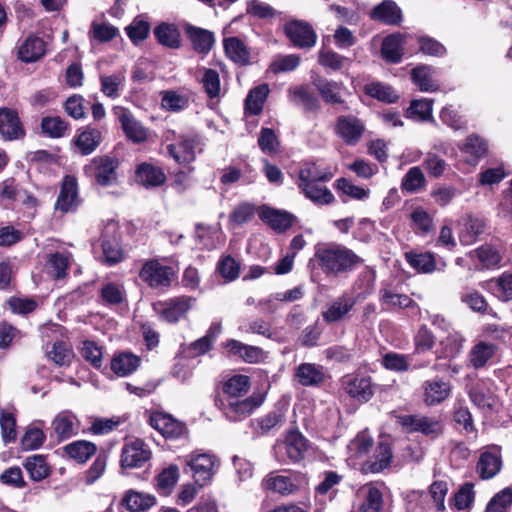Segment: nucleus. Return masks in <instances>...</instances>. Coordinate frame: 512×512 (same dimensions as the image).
<instances>
[{
    "mask_svg": "<svg viewBox=\"0 0 512 512\" xmlns=\"http://www.w3.org/2000/svg\"><path fill=\"white\" fill-rule=\"evenodd\" d=\"M314 258L323 273L334 276L350 272L363 263L354 251L334 242L317 247Z\"/></svg>",
    "mask_w": 512,
    "mask_h": 512,
    "instance_id": "1",
    "label": "nucleus"
},
{
    "mask_svg": "<svg viewBox=\"0 0 512 512\" xmlns=\"http://www.w3.org/2000/svg\"><path fill=\"white\" fill-rule=\"evenodd\" d=\"M118 167L119 160L116 157L102 155L94 157L90 164L85 166V171L94 178L97 184L107 187L117 183Z\"/></svg>",
    "mask_w": 512,
    "mask_h": 512,
    "instance_id": "2",
    "label": "nucleus"
},
{
    "mask_svg": "<svg viewBox=\"0 0 512 512\" xmlns=\"http://www.w3.org/2000/svg\"><path fill=\"white\" fill-rule=\"evenodd\" d=\"M139 277L152 288H167L175 280L176 271L171 266L152 260L143 265Z\"/></svg>",
    "mask_w": 512,
    "mask_h": 512,
    "instance_id": "3",
    "label": "nucleus"
},
{
    "mask_svg": "<svg viewBox=\"0 0 512 512\" xmlns=\"http://www.w3.org/2000/svg\"><path fill=\"white\" fill-rule=\"evenodd\" d=\"M262 403L263 396L253 395L246 398L220 400V408L228 420L237 422L251 415Z\"/></svg>",
    "mask_w": 512,
    "mask_h": 512,
    "instance_id": "4",
    "label": "nucleus"
},
{
    "mask_svg": "<svg viewBox=\"0 0 512 512\" xmlns=\"http://www.w3.org/2000/svg\"><path fill=\"white\" fill-rule=\"evenodd\" d=\"M186 465L193 472L195 482L203 486L215 473L216 459L208 453H193L186 457Z\"/></svg>",
    "mask_w": 512,
    "mask_h": 512,
    "instance_id": "5",
    "label": "nucleus"
},
{
    "mask_svg": "<svg viewBox=\"0 0 512 512\" xmlns=\"http://www.w3.org/2000/svg\"><path fill=\"white\" fill-rule=\"evenodd\" d=\"M336 135L343 140L346 145H356L362 138L365 131L363 122L354 115H341L337 118L335 124Z\"/></svg>",
    "mask_w": 512,
    "mask_h": 512,
    "instance_id": "6",
    "label": "nucleus"
},
{
    "mask_svg": "<svg viewBox=\"0 0 512 512\" xmlns=\"http://www.w3.org/2000/svg\"><path fill=\"white\" fill-rule=\"evenodd\" d=\"M195 300L191 296H180L158 302L154 304V309L164 320L175 323L188 312Z\"/></svg>",
    "mask_w": 512,
    "mask_h": 512,
    "instance_id": "7",
    "label": "nucleus"
},
{
    "mask_svg": "<svg viewBox=\"0 0 512 512\" xmlns=\"http://www.w3.org/2000/svg\"><path fill=\"white\" fill-rule=\"evenodd\" d=\"M259 218L277 233L288 230L295 221V216L285 210L275 209L267 205L257 208Z\"/></svg>",
    "mask_w": 512,
    "mask_h": 512,
    "instance_id": "8",
    "label": "nucleus"
},
{
    "mask_svg": "<svg viewBox=\"0 0 512 512\" xmlns=\"http://www.w3.org/2000/svg\"><path fill=\"white\" fill-rule=\"evenodd\" d=\"M398 422L407 432H421L424 435H438L442 432V423L436 418L421 415L399 416Z\"/></svg>",
    "mask_w": 512,
    "mask_h": 512,
    "instance_id": "9",
    "label": "nucleus"
},
{
    "mask_svg": "<svg viewBox=\"0 0 512 512\" xmlns=\"http://www.w3.org/2000/svg\"><path fill=\"white\" fill-rule=\"evenodd\" d=\"M284 31L290 41L299 48H311L316 43V33L306 22L290 21L285 25Z\"/></svg>",
    "mask_w": 512,
    "mask_h": 512,
    "instance_id": "10",
    "label": "nucleus"
},
{
    "mask_svg": "<svg viewBox=\"0 0 512 512\" xmlns=\"http://www.w3.org/2000/svg\"><path fill=\"white\" fill-rule=\"evenodd\" d=\"M497 344L488 341H478L467 354V366L479 370L485 368L496 356Z\"/></svg>",
    "mask_w": 512,
    "mask_h": 512,
    "instance_id": "11",
    "label": "nucleus"
},
{
    "mask_svg": "<svg viewBox=\"0 0 512 512\" xmlns=\"http://www.w3.org/2000/svg\"><path fill=\"white\" fill-rule=\"evenodd\" d=\"M150 425L166 438H179L185 431V425L172 415L155 412L149 418Z\"/></svg>",
    "mask_w": 512,
    "mask_h": 512,
    "instance_id": "12",
    "label": "nucleus"
},
{
    "mask_svg": "<svg viewBox=\"0 0 512 512\" xmlns=\"http://www.w3.org/2000/svg\"><path fill=\"white\" fill-rule=\"evenodd\" d=\"M356 304V299L350 294L344 293L333 300L325 311L322 312L323 320L332 324L344 320Z\"/></svg>",
    "mask_w": 512,
    "mask_h": 512,
    "instance_id": "13",
    "label": "nucleus"
},
{
    "mask_svg": "<svg viewBox=\"0 0 512 512\" xmlns=\"http://www.w3.org/2000/svg\"><path fill=\"white\" fill-rule=\"evenodd\" d=\"M311 82L327 104H342L344 102L341 95L343 89L341 82L328 80L318 74L311 76Z\"/></svg>",
    "mask_w": 512,
    "mask_h": 512,
    "instance_id": "14",
    "label": "nucleus"
},
{
    "mask_svg": "<svg viewBox=\"0 0 512 512\" xmlns=\"http://www.w3.org/2000/svg\"><path fill=\"white\" fill-rule=\"evenodd\" d=\"M392 460V450L388 443L380 442L372 457L363 460L361 470L364 473H379L389 467Z\"/></svg>",
    "mask_w": 512,
    "mask_h": 512,
    "instance_id": "15",
    "label": "nucleus"
},
{
    "mask_svg": "<svg viewBox=\"0 0 512 512\" xmlns=\"http://www.w3.org/2000/svg\"><path fill=\"white\" fill-rule=\"evenodd\" d=\"M78 203L77 180L73 176H66L63 180L59 196L55 203V210L63 213L72 211Z\"/></svg>",
    "mask_w": 512,
    "mask_h": 512,
    "instance_id": "16",
    "label": "nucleus"
},
{
    "mask_svg": "<svg viewBox=\"0 0 512 512\" xmlns=\"http://www.w3.org/2000/svg\"><path fill=\"white\" fill-rule=\"evenodd\" d=\"M196 139L181 136L177 143L167 145L168 154L179 164H188L196 158Z\"/></svg>",
    "mask_w": 512,
    "mask_h": 512,
    "instance_id": "17",
    "label": "nucleus"
},
{
    "mask_svg": "<svg viewBox=\"0 0 512 512\" xmlns=\"http://www.w3.org/2000/svg\"><path fill=\"white\" fill-rule=\"evenodd\" d=\"M325 182L297 184L300 192L317 206L330 205L335 201L331 190L324 185Z\"/></svg>",
    "mask_w": 512,
    "mask_h": 512,
    "instance_id": "18",
    "label": "nucleus"
},
{
    "mask_svg": "<svg viewBox=\"0 0 512 512\" xmlns=\"http://www.w3.org/2000/svg\"><path fill=\"white\" fill-rule=\"evenodd\" d=\"M0 134L6 140H14L24 135V129L16 111L0 109Z\"/></svg>",
    "mask_w": 512,
    "mask_h": 512,
    "instance_id": "19",
    "label": "nucleus"
},
{
    "mask_svg": "<svg viewBox=\"0 0 512 512\" xmlns=\"http://www.w3.org/2000/svg\"><path fill=\"white\" fill-rule=\"evenodd\" d=\"M343 385L346 393L360 402L369 401L374 394L369 377H346Z\"/></svg>",
    "mask_w": 512,
    "mask_h": 512,
    "instance_id": "20",
    "label": "nucleus"
},
{
    "mask_svg": "<svg viewBox=\"0 0 512 512\" xmlns=\"http://www.w3.org/2000/svg\"><path fill=\"white\" fill-rule=\"evenodd\" d=\"M502 468V458L499 451H484L481 453L476 472L483 480H489L495 477Z\"/></svg>",
    "mask_w": 512,
    "mask_h": 512,
    "instance_id": "21",
    "label": "nucleus"
},
{
    "mask_svg": "<svg viewBox=\"0 0 512 512\" xmlns=\"http://www.w3.org/2000/svg\"><path fill=\"white\" fill-rule=\"evenodd\" d=\"M373 446V439L367 431L359 432L348 444V461L356 466L362 461Z\"/></svg>",
    "mask_w": 512,
    "mask_h": 512,
    "instance_id": "22",
    "label": "nucleus"
},
{
    "mask_svg": "<svg viewBox=\"0 0 512 512\" xmlns=\"http://www.w3.org/2000/svg\"><path fill=\"white\" fill-rule=\"evenodd\" d=\"M308 444L305 437L298 431L288 433L284 443L276 446V451L284 449L288 458L293 462H298L304 458Z\"/></svg>",
    "mask_w": 512,
    "mask_h": 512,
    "instance_id": "23",
    "label": "nucleus"
},
{
    "mask_svg": "<svg viewBox=\"0 0 512 512\" xmlns=\"http://www.w3.org/2000/svg\"><path fill=\"white\" fill-rule=\"evenodd\" d=\"M76 416L69 411L58 413L52 421L53 434L58 441L66 440L77 433Z\"/></svg>",
    "mask_w": 512,
    "mask_h": 512,
    "instance_id": "24",
    "label": "nucleus"
},
{
    "mask_svg": "<svg viewBox=\"0 0 512 512\" xmlns=\"http://www.w3.org/2000/svg\"><path fill=\"white\" fill-rule=\"evenodd\" d=\"M295 378L302 386H319L325 380V372L319 365L302 363L295 370Z\"/></svg>",
    "mask_w": 512,
    "mask_h": 512,
    "instance_id": "25",
    "label": "nucleus"
},
{
    "mask_svg": "<svg viewBox=\"0 0 512 512\" xmlns=\"http://www.w3.org/2000/svg\"><path fill=\"white\" fill-rule=\"evenodd\" d=\"M135 179L142 186L157 187L165 182L166 176L162 168L142 163L136 169Z\"/></svg>",
    "mask_w": 512,
    "mask_h": 512,
    "instance_id": "26",
    "label": "nucleus"
},
{
    "mask_svg": "<svg viewBox=\"0 0 512 512\" xmlns=\"http://www.w3.org/2000/svg\"><path fill=\"white\" fill-rule=\"evenodd\" d=\"M102 142V132L93 127H86L75 138L74 144L82 155L93 153Z\"/></svg>",
    "mask_w": 512,
    "mask_h": 512,
    "instance_id": "27",
    "label": "nucleus"
},
{
    "mask_svg": "<svg viewBox=\"0 0 512 512\" xmlns=\"http://www.w3.org/2000/svg\"><path fill=\"white\" fill-rule=\"evenodd\" d=\"M424 402L427 405H436L443 402L450 394L449 383L440 379L425 381L423 384Z\"/></svg>",
    "mask_w": 512,
    "mask_h": 512,
    "instance_id": "28",
    "label": "nucleus"
},
{
    "mask_svg": "<svg viewBox=\"0 0 512 512\" xmlns=\"http://www.w3.org/2000/svg\"><path fill=\"white\" fill-rule=\"evenodd\" d=\"M226 56L236 64L247 65L250 63V51L245 43L238 37H227L223 40Z\"/></svg>",
    "mask_w": 512,
    "mask_h": 512,
    "instance_id": "29",
    "label": "nucleus"
},
{
    "mask_svg": "<svg viewBox=\"0 0 512 512\" xmlns=\"http://www.w3.org/2000/svg\"><path fill=\"white\" fill-rule=\"evenodd\" d=\"M46 52L45 42L36 36H29L19 47L18 55L23 62H35Z\"/></svg>",
    "mask_w": 512,
    "mask_h": 512,
    "instance_id": "30",
    "label": "nucleus"
},
{
    "mask_svg": "<svg viewBox=\"0 0 512 512\" xmlns=\"http://www.w3.org/2000/svg\"><path fill=\"white\" fill-rule=\"evenodd\" d=\"M185 31L197 52L207 54L211 50L214 44L212 32L192 25H187Z\"/></svg>",
    "mask_w": 512,
    "mask_h": 512,
    "instance_id": "31",
    "label": "nucleus"
},
{
    "mask_svg": "<svg viewBox=\"0 0 512 512\" xmlns=\"http://www.w3.org/2000/svg\"><path fill=\"white\" fill-rule=\"evenodd\" d=\"M371 18L386 24L397 25L401 21V10L395 2L385 0L372 10Z\"/></svg>",
    "mask_w": 512,
    "mask_h": 512,
    "instance_id": "32",
    "label": "nucleus"
},
{
    "mask_svg": "<svg viewBox=\"0 0 512 512\" xmlns=\"http://www.w3.org/2000/svg\"><path fill=\"white\" fill-rule=\"evenodd\" d=\"M404 35L400 33L387 36L382 43L381 53L385 60L399 63L403 56Z\"/></svg>",
    "mask_w": 512,
    "mask_h": 512,
    "instance_id": "33",
    "label": "nucleus"
},
{
    "mask_svg": "<svg viewBox=\"0 0 512 512\" xmlns=\"http://www.w3.org/2000/svg\"><path fill=\"white\" fill-rule=\"evenodd\" d=\"M363 496V503L360 505V512H380L383 506V497L379 488L370 483L360 490Z\"/></svg>",
    "mask_w": 512,
    "mask_h": 512,
    "instance_id": "34",
    "label": "nucleus"
},
{
    "mask_svg": "<svg viewBox=\"0 0 512 512\" xmlns=\"http://www.w3.org/2000/svg\"><path fill=\"white\" fill-rule=\"evenodd\" d=\"M379 299L381 304L387 308L406 309L417 305L408 295L396 293L389 287H383L379 290Z\"/></svg>",
    "mask_w": 512,
    "mask_h": 512,
    "instance_id": "35",
    "label": "nucleus"
},
{
    "mask_svg": "<svg viewBox=\"0 0 512 512\" xmlns=\"http://www.w3.org/2000/svg\"><path fill=\"white\" fill-rule=\"evenodd\" d=\"M225 348L232 354L239 356L248 363H256L262 357L259 347L246 345L238 340L230 339L225 343Z\"/></svg>",
    "mask_w": 512,
    "mask_h": 512,
    "instance_id": "36",
    "label": "nucleus"
},
{
    "mask_svg": "<svg viewBox=\"0 0 512 512\" xmlns=\"http://www.w3.org/2000/svg\"><path fill=\"white\" fill-rule=\"evenodd\" d=\"M250 388V380L245 375H235L231 377L223 387V398L221 400H232L242 398L247 394Z\"/></svg>",
    "mask_w": 512,
    "mask_h": 512,
    "instance_id": "37",
    "label": "nucleus"
},
{
    "mask_svg": "<svg viewBox=\"0 0 512 512\" xmlns=\"http://www.w3.org/2000/svg\"><path fill=\"white\" fill-rule=\"evenodd\" d=\"M64 452L73 460L79 463H85L95 454L96 445L90 441L78 440L67 444L63 448Z\"/></svg>",
    "mask_w": 512,
    "mask_h": 512,
    "instance_id": "38",
    "label": "nucleus"
},
{
    "mask_svg": "<svg viewBox=\"0 0 512 512\" xmlns=\"http://www.w3.org/2000/svg\"><path fill=\"white\" fill-rule=\"evenodd\" d=\"M269 92L270 89L267 84H261L251 89L245 100L246 111L252 115L260 114Z\"/></svg>",
    "mask_w": 512,
    "mask_h": 512,
    "instance_id": "39",
    "label": "nucleus"
},
{
    "mask_svg": "<svg viewBox=\"0 0 512 512\" xmlns=\"http://www.w3.org/2000/svg\"><path fill=\"white\" fill-rule=\"evenodd\" d=\"M332 177V172L322 170L315 163H306L299 170L297 184L328 182Z\"/></svg>",
    "mask_w": 512,
    "mask_h": 512,
    "instance_id": "40",
    "label": "nucleus"
},
{
    "mask_svg": "<svg viewBox=\"0 0 512 512\" xmlns=\"http://www.w3.org/2000/svg\"><path fill=\"white\" fill-rule=\"evenodd\" d=\"M411 78L423 92H433L438 89L434 80V70L429 66H418L412 69Z\"/></svg>",
    "mask_w": 512,
    "mask_h": 512,
    "instance_id": "41",
    "label": "nucleus"
},
{
    "mask_svg": "<svg viewBox=\"0 0 512 512\" xmlns=\"http://www.w3.org/2000/svg\"><path fill=\"white\" fill-rule=\"evenodd\" d=\"M426 186V178L420 167H411L401 181V189L408 193H417Z\"/></svg>",
    "mask_w": 512,
    "mask_h": 512,
    "instance_id": "42",
    "label": "nucleus"
},
{
    "mask_svg": "<svg viewBox=\"0 0 512 512\" xmlns=\"http://www.w3.org/2000/svg\"><path fill=\"white\" fill-rule=\"evenodd\" d=\"M485 223L478 218L469 217L465 220L459 233V240L463 245L473 244L477 237L484 232Z\"/></svg>",
    "mask_w": 512,
    "mask_h": 512,
    "instance_id": "43",
    "label": "nucleus"
},
{
    "mask_svg": "<svg viewBox=\"0 0 512 512\" xmlns=\"http://www.w3.org/2000/svg\"><path fill=\"white\" fill-rule=\"evenodd\" d=\"M72 255L68 252H56L49 254L48 267L50 273L56 279L64 278L71 263Z\"/></svg>",
    "mask_w": 512,
    "mask_h": 512,
    "instance_id": "44",
    "label": "nucleus"
},
{
    "mask_svg": "<svg viewBox=\"0 0 512 512\" xmlns=\"http://www.w3.org/2000/svg\"><path fill=\"white\" fill-rule=\"evenodd\" d=\"M23 466L30 475L31 479L34 481H41L45 479L50 473V469L44 456L42 455H33L27 457Z\"/></svg>",
    "mask_w": 512,
    "mask_h": 512,
    "instance_id": "45",
    "label": "nucleus"
},
{
    "mask_svg": "<svg viewBox=\"0 0 512 512\" xmlns=\"http://www.w3.org/2000/svg\"><path fill=\"white\" fill-rule=\"evenodd\" d=\"M158 42L169 48L180 47V33L174 25L162 23L154 30Z\"/></svg>",
    "mask_w": 512,
    "mask_h": 512,
    "instance_id": "46",
    "label": "nucleus"
},
{
    "mask_svg": "<svg viewBox=\"0 0 512 512\" xmlns=\"http://www.w3.org/2000/svg\"><path fill=\"white\" fill-rule=\"evenodd\" d=\"M465 342L464 336L458 331H450L448 335L440 341L442 356L445 358L456 357L463 348Z\"/></svg>",
    "mask_w": 512,
    "mask_h": 512,
    "instance_id": "47",
    "label": "nucleus"
},
{
    "mask_svg": "<svg viewBox=\"0 0 512 512\" xmlns=\"http://www.w3.org/2000/svg\"><path fill=\"white\" fill-rule=\"evenodd\" d=\"M151 457V449L143 440L135 439L130 443V468L142 467Z\"/></svg>",
    "mask_w": 512,
    "mask_h": 512,
    "instance_id": "48",
    "label": "nucleus"
},
{
    "mask_svg": "<svg viewBox=\"0 0 512 512\" xmlns=\"http://www.w3.org/2000/svg\"><path fill=\"white\" fill-rule=\"evenodd\" d=\"M470 257H477L485 268L498 267L502 261V256L497 249L490 245H483L468 253Z\"/></svg>",
    "mask_w": 512,
    "mask_h": 512,
    "instance_id": "49",
    "label": "nucleus"
},
{
    "mask_svg": "<svg viewBox=\"0 0 512 512\" xmlns=\"http://www.w3.org/2000/svg\"><path fill=\"white\" fill-rule=\"evenodd\" d=\"M407 262L418 272L431 273L436 268V262L433 254L429 252L415 253L408 252L405 254Z\"/></svg>",
    "mask_w": 512,
    "mask_h": 512,
    "instance_id": "50",
    "label": "nucleus"
},
{
    "mask_svg": "<svg viewBox=\"0 0 512 512\" xmlns=\"http://www.w3.org/2000/svg\"><path fill=\"white\" fill-rule=\"evenodd\" d=\"M179 479V469L177 465H170L165 468L157 477V489L163 495L171 493L173 487Z\"/></svg>",
    "mask_w": 512,
    "mask_h": 512,
    "instance_id": "51",
    "label": "nucleus"
},
{
    "mask_svg": "<svg viewBox=\"0 0 512 512\" xmlns=\"http://www.w3.org/2000/svg\"><path fill=\"white\" fill-rule=\"evenodd\" d=\"M201 71L203 72V75L200 82L205 93L211 99L218 97L221 91L219 73L210 68H202Z\"/></svg>",
    "mask_w": 512,
    "mask_h": 512,
    "instance_id": "52",
    "label": "nucleus"
},
{
    "mask_svg": "<svg viewBox=\"0 0 512 512\" xmlns=\"http://www.w3.org/2000/svg\"><path fill=\"white\" fill-rule=\"evenodd\" d=\"M366 93L386 103H395L399 98L398 93L393 87L379 82L367 85Z\"/></svg>",
    "mask_w": 512,
    "mask_h": 512,
    "instance_id": "53",
    "label": "nucleus"
},
{
    "mask_svg": "<svg viewBox=\"0 0 512 512\" xmlns=\"http://www.w3.org/2000/svg\"><path fill=\"white\" fill-rule=\"evenodd\" d=\"M67 128V123L59 116H47L42 118V132L50 138L63 137L65 135Z\"/></svg>",
    "mask_w": 512,
    "mask_h": 512,
    "instance_id": "54",
    "label": "nucleus"
},
{
    "mask_svg": "<svg viewBox=\"0 0 512 512\" xmlns=\"http://www.w3.org/2000/svg\"><path fill=\"white\" fill-rule=\"evenodd\" d=\"M264 485L267 489L278 492L281 495L292 494L297 489V485L289 477L282 475L268 476L264 480Z\"/></svg>",
    "mask_w": 512,
    "mask_h": 512,
    "instance_id": "55",
    "label": "nucleus"
},
{
    "mask_svg": "<svg viewBox=\"0 0 512 512\" xmlns=\"http://www.w3.org/2000/svg\"><path fill=\"white\" fill-rule=\"evenodd\" d=\"M289 92L291 100L302 103L306 110L318 111L320 109V102L318 98L309 92L304 86H297Z\"/></svg>",
    "mask_w": 512,
    "mask_h": 512,
    "instance_id": "56",
    "label": "nucleus"
},
{
    "mask_svg": "<svg viewBox=\"0 0 512 512\" xmlns=\"http://www.w3.org/2000/svg\"><path fill=\"white\" fill-rule=\"evenodd\" d=\"M410 218L416 233L425 235L433 230V220L429 213L422 207L415 208Z\"/></svg>",
    "mask_w": 512,
    "mask_h": 512,
    "instance_id": "57",
    "label": "nucleus"
},
{
    "mask_svg": "<svg viewBox=\"0 0 512 512\" xmlns=\"http://www.w3.org/2000/svg\"><path fill=\"white\" fill-rule=\"evenodd\" d=\"M189 100L183 95L175 91H164L162 92L161 105L164 109L169 111H180L188 107Z\"/></svg>",
    "mask_w": 512,
    "mask_h": 512,
    "instance_id": "58",
    "label": "nucleus"
},
{
    "mask_svg": "<svg viewBox=\"0 0 512 512\" xmlns=\"http://www.w3.org/2000/svg\"><path fill=\"white\" fill-rule=\"evenodd\" d=\"M432 101L428 99L413 100L407 109V117L418 120H428L432 115Z\"/></svg>",
    "mask_w": 512,
    "mask_h": 512,
    "instance_id": "59",
    "label": "nucleus"
},
{
    "mask_svg": "<svg viewBox=\"0 0 512 512\" xmlns=\"http://www.w3.org/2000/svg\"><path fill=\"white\" fill-rule=\"evenodd\" d=\"M217 270L226 281L231 282L239 277L240 264L228 255L219 260Z\"/></svg>",
    "mask_w": 512,
    "mask_h": 512,
    "instance_id": "60",
    "label": "nucleus"
},
{
    "mask_svg": "<svg viewBox=\"0 0 512 512\" xmlns=\"http://www.w3.org/2000/svg\"><path fill=\"white\" fill-rule=\"evenodd\" d=\"M117 28L107 23L93 21L89 31L91 39L98 42H108L117 35Z\"/></svg>",
    "mask_w": 512,
    "mask_h": 512,
    "instance_id": "61",
    "label": "nucleus"
},
{
    "mask_svg": "<svg viewBox=\"0 0 512 512\" xmlns=\"http://www.w3.org/2000/svg\"><path fill=\"white\" fill-rule=\"evenodd\" d=\"M257 212V208L251 203H242L234 208L229 216L230 222L240 226L251 221Z\"/></svg>",
    "mask_w": 512,
    "mask_h": 512,
    "instance_id": "62",
    "label": "nucleus"
},
{
    "mask_svg": "<svg viewBox=\"0 0 512 512\" xmlns=\"http://www.w3.org/2000/svg\"><path fill=\"white\" fill-rule=\"evenodd\" d=\"M490 282L495 283L496 295L499 300L505 302L512 300V273L504 272Z\"/></svg>",
    "mask_w": 512,
    "mask_h": 512,
    "instance_id": "63",
    "label": "nucleus"
},
{
    "mask_svg": "<svg viewBox=\"0 0 512 512\" xmlns=\"http://www.w3.org/2000/svg\"><path fill=\"white\" fill-rule=\"evenodd\" d=\"M512 504V489L505 488L488 503L485 512H506Z\"/></svg>",
    "mask_w": 512,
    "mask_h": 512,
    "instance_id": "64",
    "label": "nucleus"
}]
</instances>
